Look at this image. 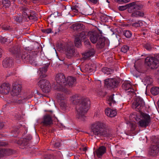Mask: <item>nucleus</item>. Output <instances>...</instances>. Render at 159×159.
Masks as SVG:
<instances>
[{"mask_svg": "<svg viewBox=\"0 0 159 159\" xmlns=\"http://www.w3.org/2000/svg\"><path fill=\"white\" fill-rule=\"evenodd\" d=\"M70 101L73 104L76 105V118L80 121H84V114L88 111L90 102L88 98L81 97L78 95L72 96Z\"/></svg>", "mask_w": 159, "mask_h": 159, "instance_id": "1", "label": "nucleus"}, {"mask_svg": "<svg viewBox=\"0 0 159 159\" xmlns=\"http://www.w3.org/2000/svg\"><path fill=\"white\" fill-rule=\"evenodd\" d=\"M107 128V124L103 122L96 121L91 126V133L95 137H100L103 136H107L106 129Z\"/></svg>", "mask_w": 159, "mask_h": 159, "instance_id": "2", "label": "nucleus"}, {"mask_svg": "<svg viewBox=\"0 0 159 159\" xmlns=\"http://www.w3.org/2000/svg\"><path fill=\"white\" fill-rule=\"evenodd\" d=\"M22 86L17 83H14L12 85V90L11 94L12 96L11 102L17 103H21L24 100L28 99L26 97H22L20 93Z\"/></svg>", "mask_w": 159, "mask_h": 159, "instance_id": "3", "label": "nucleus"}, {"mask_svg": "<svg viewBox=\"0 0 159 159\" xmlns=\"http://www.w3.org/2000/svg\"><path fill=\"white\" fill-rule=\"evenodd\" d=\"M134 116V118L138 122L139 126L141 127L145 128L150 125L151 117L148 114L142 112L140 113V118H139L137 115Z\"/></svg>", "mask_w": 159, "mask_h": 159, "instance_id": "4", "label": "nucleus"}, {"mask_svg": "<svg viewBox=\"0 0 159 159\" xmlns=\"http://www.w3.org/2000/svg\"><path fill=\"white\" fill-rule=\"evenodd\" d=\"M89 39L93 43H96L98 41V45L99 47L102 48L104 46V39L100 37L99 34L96 32H91L89 34Z\"/></svg>", "mask_w": 159, "mask_h": 159, "instance_id": "5", "label": "nucleus"}, {"mask_svg": "<svg viewBox=\"0 0 159 159\" xmlns=\"http://www.w3.org/2000/svg\"><path fill=\"white\" fill-rule=\"evenodd\" d=\"M69 93L67 89H64V91H60L57 94V98L63 110H64L67 106L66 102L65 101L66 94H69Z\"/></svg>", "mask_w": 159, "mask_h": 159, "instance_id": "6", "label": "nucleus"}, {"mask_svg": "<svg viewBox=\"0 0 159 159\" xmlns=\"http://www.w3.org/2000/svg\"><path fill=\"white\" fill-rule=\"evenodd\" d=\"M57 83V87L58 89H61L66 85V81L64 75L62 73L57 74L55 77Z\"/></svg>", "mask_w": 159, "mask_h": 159, "instance_id": "7", "label": "nucleus"}, {"mask_svg": "<svg viewBox=\"0 0 159 159\" xmlns=\"http://www.w3.org/2000/svg\"><path fill=\"white\" fill-rule=\"evenodd\" d=\"M145 61L146 64L152 69H156L159 65L158 60L155 57H147Z\"/></svg>", "mask_w": 159, "mask_h": 159, "instance_id": "8", "label": "nucleus"}, {"mask_svg": "<svg viewBox=\"0 0 159 159\" xmlns=\"http://www.w3.org/2000/svg\"><path fill=\"white\" fill-rule=\"evenodd\" d=\"M144 105V102L143 99L139 97H137L133 103L132 107L134 109H137L140 111Z\"/></svg>", "mask_w": 159, "mask_h": 159, "instance_id": "9", "label": "nucleus"}, {"mask_svg": "<svg viewBox=\"0 0 159 159\" xmlns=\"http://www.w3.org/2000/svg\"><path fill=\"white\" fill-rule=\"evenodd\" d=\"M66 54L68 58H70L74 56L76 51L73 46L67 45L65 47Z\"/></svg>", "mask_w": 159, "mask_h": 159, "instance_id": "10", "label": "nucleus"}, {"mask_svg": "<svg viewBox=\"0 0 159 159\" xmlns=\"http://www.w3.org/2000/svg\"><path fill=\"white\" fill-rule=\"evenodd\" d=\"M118 84L115 79H108L105 80V85L108 88H114L116 87Z\"/></svg>", "mask_w": 159, "mask_h": 159, "instance_id": "11", "label": "nucleus"}, {"mask_svg": "<svg viewBox=\"0 0 159 159\" xmlns=\"http://www.w3.org/2000/svg\"><path fill=\"white\" fill-rule=\"evenodd\" d=\"M10 85L8 83H4L0 86V93L6 95L8 93L10 90Z\"/></svg>", "mask_w": 159, "mask_h": 159, "instance_id": "12", "label": "nucleus"}, {"mask_svg": "<svg viewBox=\"0 0 159 159\" xmlns=\"http://www.w3.org/2000/svg\"><path fill=\"white\" fill-rule=\"evenodd\" d=\"M129 8L128 9L129 12L131 11L132 10L133 11H136L142 9L143 6L137 2H133L129 4Z\"/></svg>", "mask_w": 159, "mask_h": 159, "instance_id": "13", "label": "nucleus"}, {"mask_svg": "<svg viewBox=\"0 0 159 159\" xmlns=\"http://www.w3.org/2000/svg\"><path fill=\"white\" fill-rule=\"evenodd\" d=\"M159 152V144H156L152 145L149 151V154L152 156H155Z\"/></svg>", "mask_w": 159, "mask_h": 159, "instance_id": "14", "label": "nucleus"}, {"mask_svg": "<svg viewBox=\"0 0 159 159\" xmlns=\"http://www.w3.org/2000/svg\"><path fill=\"white\" fill-rule=\"evenodd\" d=\"M32 139V137L30 135H28L25 138L20 139L18 142V143L21 146H25L28 144V141Z\"/></svg>", "mask_w": 159, "mask_h": 159, "instance_id": "15", "label": "nucleus"}, {"mask_svg": "<svg viewBox=\"0 0 159 159\" xmlns=\"http://www.w3.org/2000/svg\"><path fill=\"white\" fill-rule=\"evenodd\" d=\"M62 155L61 152L59 151H56L55 154L54 155H49L45 157L44 159H62Z\"/></svg>", "mask_w": 159, "mask_h": 159, "instance_id": "16", "label": "nucleus"}, {"mask_svg": "<svg viewBox=\"0 0 159 159\" xmlns=\"http://www.w3.org/2000/svg\"><path fill=\"white\" fill-rule=\"evenodd\" d=\"M14 65L12 59L9 58H6L3 61L2 65L4 67H11Z\"/></svg>", "mask_w": 159, "mask_h": 159, "instance_id": "17", "label": "nucleus"}, {"mask_svg": "<svg viewBox=\"0 0 159 159\" xmlns=\"http://www.w3.org/2000/svg\"><path fill=\"white\" fill-rule=\"evenodd\" d=\"M119 98L118 96L116 94L115 95L114 94H113L109 97L108 99V103L110 105V106H111L112 103H115L117 102Z\"/></svg>", "mask_w": 159, "mask_h": 159, "instance_id": "18", "label": "nucleus"}, {"mask_svg": "<svg viewBox=\"0 0 159 159\" xmlns=\"http://www.w3.org/2000/svg\"><path fill=\"white\" fill-rule=\"evenodd\" d=\"M122 87L127 93L134 92V90L132 88L131 84L128 82H125L122 85Z\"/></svg>", "mask_w": 159, "mask_h": 159, "instance_id": "19", "label": "nucleus"}, {"mask_svg": "<svg viewBox=\"0 0 159 159\" xmlns=\"http://www.w3.org/2000/svg\"><path fill=\"white\" fill-rule=\"evenodd\" d=\"M52 117L49 115L47 114L44 116L43 118V124L46 125H50L52 123Z\"/></svg>", "mask_w": 159, "mask_h": 159, "instance_id": "20", "label": "nucleus"}, {"mask_svg": "<svg viewBox=\"0 0 159 159\" xmlns=\"http://www.w3.org/2000/svg\"><path fill=\"white\" fill-rule=\"evenodd\" d=\"M61 140L59 139H54L50 143V145L52 147L56 148H59L61 146Z\"/></svg>", "mask_w": 159, "mask_h": 159, "instance_id": "21", "label": "nucleus"}, {"mask_svg": "<svg viewBox=\"0 0 159 159\" xmlns=\"http://www.w3.org/2000/svg\"><path fill=\"white\" fill-rule=\"evenodd\" d=\"M106 149L104 146H101L95 151L97 156L98 157H101L106 152Z\"/></svg>", "mask_w": 159, "mask_h": 159, "instance_id": "22", "label": "nucleus"}, {"mask_svg": "<svg viewBox=\"0 0 159 159\" xmlns=\"http://www.w3.org/2000/svg\"><path fill=\"white\" fill-rule=\"evenodd\" d=\"M105 112L107 116L111 117L115 116L116 114V111L111 110L110 108L106 109Z\"/></svg>", "mask_w": 159, "mask_h": 159, "instance_id": "23", "label": "nucleus"}, {"mask_svg": "<svg viewBox=\"0 0 159 159\" xmlns=\"http://www.w3.org/2000/svg\"><path fill=\"white\" fill-rule=\"evenodd\" d=\"M66 84L70 87H72L76 84V79L72 77L69 76L67 78Z\"/></svg>", "mask_w": 159, "mask_h": 159, "instance_id": "24", "label": "nucleus"}, {"mask_svg": "<svg viewBox=\"0 0 159 159\" xmlns=\"http://www.w3.org/2000/svg\"><path fill=\"white\" fill-rule=\"evenodd\" d=\"M95 52L94 49H91L84 54L83 58L84 59H86L93 56L95 53Z\"/></svg>", "mask_w": 159, "mask_h": 159, "instance_id": "25", "label": "nucleus"}, {"mask_svg": "<svg viewBox=\"0 0 159 159\" xmlns=\"http://www.w3.org/2000/svg\"><path fill=\"white\" fill-rule=\"evenodd\" d=\"M50 83L49 81L45 79H43L40 80L38 83V85L41 88L43 87L44 86H45L46 85L49 86Z\"/></svg>", "mask_w": 159, "mask_h": 159, "instance_id": "26", "label": "nucleus"}, {"mask_svg": "<svg viewBox=\"0 0 159 159\" xmlns=\"http://www.w3.org/2000/svg\"><path fill=\"white\" fill-rule=\"evenodd\" d=\"M150 91L152 95H157L159 94V87H152L151 88Z\"/></svg>", "mask_w": 159, "mask_h": 159, "instance_id": "27", "label": "nucleus"}, {"mask_svg": "<svg viewBox=\"0 0 159 159\" xmlns=\"http://www.w3.org/2000/svg\"><path fill=\"white\" fill-rule=\"evenodd\" d=\"M72 26L74 30L80 31L82 29V25L80 23H76L73 24Z\"/></svg>", "mask_w": 159, "mask_h": 159, "instance_id": "28", "label": "nucleus"}, {"mask_svg": "<svg viewBox=\"0 0 159 159\" xmlns=\"http://www.w3.org/2000/svg\"><path fill=\"white\" fill-rule=\"evenodd\" d=\"M144 15V13L140 11H136L133 12L131 14L132 17H143Z\"/></svg>", "mask_w": 159, "mask_h": 159, "instance_id": "29", "label": "nucleus"}, {"mask_svg": "<svg viewBox=\"0 0 159 159\" xmlns=\"http://www.w3.org/2000/svg\"><path fill=\"white\" fill-rule=\"evenodd\" d=\"M20 47L19 46H15L12 48H10L9 51L12 54H16L20 52Z\"/></svg>", "mask_w": 159, "mask_h": 159, "instance_id": "30", "label": "nucleus"}, {"mask_svg": "<svg viewBox=\"0 0 159 159\" xmlns=\"http://www.w3.org/2000/svg\"><path fill=\"white\" fill-rule=\"evenodd\" d=\"M49 65V64L47 63L45 64L43 67L39 68V71L42 74H43L45 73L47 71Z\"/></svg>", "mask_w": 159, "mask_h": 159, "instance_id": "31", "label": "nucleus"}, {"mask_svg": "<svg viewBox=\"0 0 159 159\" xmlns=\"http://www.w3.org/2000/svg\"><path fill=\"white\" fill-rule=\"evenodd\" d=\"M49 86H47V85L45 86H44L43 87L40 88L41 89L42 91L44 93H48L50 91L51 88V84H49Z\"/></svg>", "mask_w": 159, "mask_h": 159, "instance_id": "32", "label": "nucleus"}, {"mask_svg": "<svg viewBox=\"0 0 159 159\" xmlns=\"http://www.w3.org/2000/svg\"><path fill=\"white\" fill-rule=\"evenodd\" d=\"M102 71L104 74H106L107 75L111 74L113 72V71L111 69L106 67L102 68Z\"/></svg>", "mask_w": 159, "mask_h": 159, "instance_id": "33", "label": "nucleus"}, {"mask_svg": "<svg viewBox=\"0 0 159 159\" xmlns=\"http://www.w3.org/2000/svg\"><path fill=\"white\" fill-rule=\"evenodd\" d=\"M56 15H57V12H54V13L51 14L48 16V20L52 22L55 17H57Z\"/></svg>", "mask_w": 159, "mask_h": 159, "instance_id": "34", "label": "nucleus"}, {"mask_svg": "<svg viewBox=\"0 0 159 159\" xmlns=\"http://www.w3.org/2000/svg\"><path fill=\"white\" fill-rule=\"evenodd\" d=\"M75 46L77 47H80L81 45V43L80 38H78V37H76L75 39Z\"/></svg>", "mask_w": 159, "mask_h": 159, "instance_id": "35", "label": "nucleus"}, {"mask_svg": "<svg viewBox=\"0 0 159 159\" xmlns=\"http://www.w3.org/2000/svg\"><path fill=\"white\" fill-rule=\"evenodd\" d=\"M2 3L5 8L8 7L10 5V2L8 0H2Z\"/></svg>", "mask_w": 159, "mask_h": 159, "instance_id": "36", "label": "nucleus"}, {"mask_svg": "<svg viewBox=\"0 0 159 159\" xmlns=\"http://www.w3.org/2000/svg\"><path fill=\"white\" fill-rule=\"evenodd\" d=\"M143 23L141 21H139L133 23H132V26L136 27H140L143 25Z\"/></svg>", "mask_w": 159, "mask_h": 159, "instance_id": "37", "label": "nucleus"}, {"mask_svg": "<svg viewBox=\"0 0 159 159\" xmlns=\"http://www.w3.org/2000/svg\"><path fill=\"white\" fill-rule=\"evenodd\" d=\"M123 35L127 38H129L131 37L132 34L129 30H125L123 32Z\"/></svg>", "mask_w": 159, "mask_h": 159, "instance_id": "38", "label": "nucleus"}, {"mask_svg": "<svg viewBox=\"0 0 159 159\" xmlns=\"http://www.w3.org/2000/svg\"><path fill=\"white\" fill-rule=\"evenodd\" d=\"M101 18L103 21L108 22L109 17L106 15H102L101 16Z\"/></svg>", "mask_w": 159, "mask_h": 159, "instance_id": "39", "label": "nucleus"}, {"mask_svg": "<svg viewBox=\"0 0 159 159\" xmlns=\"http://www.w3.org/2000/svg\"><path fill=\"white\" fill-rule=\"evenodd\" d=\"M128 8H129V4H127L125 6H119L118 7V9L120 11H123L125 10Z\"/></svg>", "mask_w": 159, "mask_h": 159, "instance_id": "40", "label": "nucleus"}, {"mask_svg": "<svg viewBox=\"0 0 159 159\" xmlns=\"http://www.w3.org/2000/svg\"><path fill=\"white\" fill-rule=\"evenodd\" d=\"M129 47L127 45H124L121 48V51L122 52L126 53L129 50Z\"/></svg>", "mask_w": 159, "mask_h": 159, "instance_id": "41", "label": "nucleus"}, {"mask_svg": "<svg viewBox=\"0 0 159 159\" xmlns=\"http://www.w3.org/2000/svg\"><path fill=\"white\" fill-rule=\"evenodd\" d=\"M86 36L85 33L84 32H83L80 33L77 37L78 38H80V39L82 40L86 38Z\"/></svg>", "mask_w": 159, "mask_h": 159, "instance_id": "42", "label": "nucleus"}, {"mask_svg": "<svg viewBox=\"0 0 159 159\" xmlns=\"http://www.w3.org/2000/svg\"><path fill=\"white\" fill-rule=\"evenodd\" d=\"M144 47L147 50H150L152 48V44L150 43H147L144 46Z\"/></svg>", "mask_w": 159, "mask_h": 159, "instance_id": "43", "label": "nucleus"}, {"mask_svg": "<svg viewBox=\"0 0 159 159\" xmlns=\"http://www.w3.org/2000/svg\"><path fill=\"white\" fill-rule=\"evenodd\" d=\"M22 16L25 20H28L29 19V16L27 13L25 11L22 14Z\"/></svg>", "mask_w": 159, "mask_h": 159, "instance_id": "44", "label": "nucleus"}, {"mask_svg": "<svg viewBox=\"0 0 159 159\" xmlns=\"http://www.w3.org/2000/svg\"><path fill=\"white\" fill-rule=\"evenodd\" d=\"M29 62L30 64L34 66H36L37 64V61H35V59L34 58H30L29 60Z\"/></svg>", "mask_w": 159, "mask_h": 159, "instance_id": "45", "label": "nucleus"}, {"mask_svg": "<svg viewBox=\"0 0 159 159\" xmlns=\"http://www.w3.org/2000/svg\"><path fill=\"white\" fill-rule=\"evenodd\" d=\"M52 29L51 28H48L46 29H42V31L45 34H49L52 32Z\"/></svg>", "mask_w": 159, "mask_h": 159, "instance_id": "46", "label": "nucleus"}, {"mask_svg": "<svg viewBox=\"0 0 159 159\" xmlns=\"http://www.w3.org/2000/svg\"><path fill=\"white\" fill-rule=\"evenodd\" d=\"M119 3H126L129 2L130 0H115Z\"/></svg>", "mask_w": 159, "mask_h": 159, "instance_id": "47", "label": "nucleus"}, {"mask_svg": "<svg viewBox=\"0 0 159 159\" xmlns=\"http://www.w3.org/2000/svg\"><path fill=\"white\" fill-rule=\"evenodd\" d=\"M75 6L78 10V11H79V12H80L82 9V7H81V5L79 3H77L75 5Z\"/></svg>", "mask_w": 159, "mask_h": 159, "instance_id": "48", "label": "nucleus"}, {"mask_svg": "<svg viewBox=\"0 0 159 159\" xmlns=\"http://www.w3.org/2000/svg\"><path fill=\"white\" fill-rule=\"evenodd\" d=\"M128 124V126H130V127H131L132 128V129H134V130L135 127V125L134 124H133L132 123H127Z\"/></svg>", "mask_w": 159, "mask_h": 159, "instance_id": "49", "label": "nucleus"}, {"mask_svg": "<svg viewBox=\"0 0 159 159\" xmlns=\"http://www.w3.org/2000/svg\"><path fill=\"white\" fill-rule=\"evenodd\" d=\"M71 8L72 11L76 13H77L79 12V11H78V10L77 9L75 6H72Z\"/></svg>", "mask_w": 159, "mask_h": 159, "instance_id": "50", "label": "nucleus"}, {"mask_svg": "<svg viewBox=\"0 0 159 159\" xmlns=\"http://www.w3.org/2000/svg\"><path fill=\"white\" fill-rule=\"evenodd\" d=\"M14 19L17 22H20V21H21V19L18 16H15Z\"/></svg>", "mask_w": 159, "mask_h": 159, "instance_id": "51", "label": "nucleus"}, {"mask_svg": "<svg viewBox=\"0 0 159 159\" xmlns=\"http://www.w3.org/2000/svg\"><path fill=\"white\" fill-rule=\"evenodd\" d=\"M7 40V39L6 38L4 37H2L1 38L0 41L1 43H4L6 42Z\"/></svg>", "mask_w": 159, "mask_h": 159, "instance_id": "52", "label": "nucleus"}, {"mask_svg": "<svg viewBox=\"0 0 159 159\" xmlns=\"http://www.w3.org/2000/svg\"><path fill=\"white\" fill-rule=\"evenodd\" d=\"M84 44L86 46L89 45L90 44V42L89 41V40H85L84 42Z\"/></svg>", "mask_w": 159, "mask_h": 159, "instance_id": "53", "label": "nucleus"}, {"mask_svg": "<svg viewBox=\"0 0 159 159\" xmlns=\"http://www.w3.org/2000/svg\"><path fill=\"white\" fill-rule=\"evenodd\" d=\"M91 2L96 4L97 3L98 0H89Z\"/></svg>", "mask_w": 159, "mask_h": 159, "instance_id": "54", "label": "nucleus"}, {"mask_svg": "<svg viewBox=\"0 0 159 159\" xmlns=\"http://www.w3.org/2000/svg\"><path fill=\"white\" fill-rule=\"evenodd\" d=\"M4 126V124L3 122H0V129L3 128Z\"/></svg>", "mask_w": 159, "mask_h": 159, "instance_id": "55", "label": "nucleus"}, {"mask_svg": "<svg viewBox=\"0 0 159 159\" xmlns=\"http://www.w3.org/2000/svg\"><path fill=\"white\" fill-rule=\"evenodd\" d=\"M155 33L157 34H159V29H157L155 30Z\"/></svg>", "mask_w": 159, "mask_h": 159, "instance_id": "56", "label": "nucleus"}, {"mask_svg": "<svg viewBox=\"0 0 159 159\" xmlns=\"http://www.w3.org/2000/svg\"><path fill=\"white\" fill-rule=\"evenodd\" d=\"M3 29L6 30H9V29L7 27H3Z\"/></svg>", "mask_w": 159, "mask_h": 159, "instance_id": "57", "label": "nucleus"}, {"mask_svg": "<svg viewBox=\"0 0 159 159\" xmlns=\"http://www.w3.org/2000/svg\"><path fill=\"white\" fill-rule=\"evenodd\" d=\"M5 144L4 143H2L0 142V146H4Z\"/></svg>", "mask_w": 159, "mask_h": 159, "instance_id": "58", "label": "nucleus"}, {"mask_svg": "<svg viewBox=\"0 0 159 159\" xmlns=\"http://www.w3.org/2000/svg\"><path fill=\"white\" fill-rule=\"evenodd\" d=\"M2 49L0 48V57H1V56L2 55Z\"/></svg>", "mask_w": 159, "mask_h": 159, "instance_id": "59", "label": "nucleus"}, {"mask_svg": "<svg viewBox=\"0 0 159 159\" xmlns=\"http://www.w3.org/2000/svg\"><path fill=\"white\" fill-rule=\"evenodd\" d=\"M143 34V35H145V34H145V33H144V32H143V34Z\"/></svg>", "mask_w": 159, "mask_h": 159, "instance_id": "60", "label": "nucleus"}, {"mask_svg": "<svg viewBox=\"0 0 159 159\" xmlns=\"http://www.w3.org/2000/svg\"><path fill=\"white\" fill-rule=\"evenodd\" d=\"M157 7H159V3H157Z\"/></svg>", "mask_w": 159, "mask_h": 159, "instance_id": "61", "label": "nucleus"}, {"mask_svg": "<svg viewBox=\"0 0 159 159\" xmlns=\"http://www.w3.org/2000/svg\"><path fill=\"white\" fill-rule=\"evenodd\" d=\"M43 77H46V75H43Z\"/></svg>", "mask_w": 159, "mask_h": 159, "instance_id": "62", "label": "nucleus"}, {"mask_svg": "<svg viewBox=\"0 0 159 159\" xmlns=\"http://www.w3.org/2000/svg\"><path fill=\"white\" fill-rule=\"evenodd\" d=\"M107 2L108 3H109V2L108 1V0H107Z\"/></svg>", "mask_w": 159, "mask_h": 159, "instance_id": "63", "label": "nucleus"}, {"mask_svg": "<svg viewBox=\"0 0 159 159\" xmlns=\"http://www.w3.org/2000/svg\"><path fill=\"white\" fill-rule=\"evenodd\" d=\"M158 15L159 16V12H158Z\"/></svg>", "mask_w": 159, "mask_h": 159, "instance_id": "64", "label": "nucleus"}]
</instances>
